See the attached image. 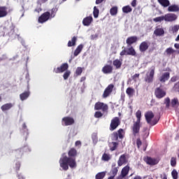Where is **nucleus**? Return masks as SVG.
<instances>
[{"mask_svg": "<svg viewBox=\"0 0 179 179\" xmlns=\"http://www.w3.org/2000/svg\"><path fill=\"white\" fill-rule=\"evenodd\" d=\"M157 2L161 6H163V8H168L170 5V1L169 0H157Z\"/></svg>", "mask_w": 179, "mask_h": 179, "instance_id": "nucleus-31", "label": "nucleus"}, {"mask_svg": "<svg viewBox=\"0 0 179 179\" xmlns=\"http://www.w3.org/2000/svg\"><path fill=\"white\" fill-rule=\"evenodd\" d=\"M20 166H21L20 162H17L15 164V169L16 171H19L20 170Z\"/></svg>", "mask_w": 179, "mask_h": 179, "instance_id": "nucleus-57", "label": "nucleus"}, {"mask_svg": "<svg viewBox=\"0 0 179 179\" xmlns=\"http://www.w3.org/2000/svg\"><path fill=\"white\" fill-rule=\"evenodd\" d=\"M120 55H121V57H124V55H131L132 57H135V55H136V51H135L134 47L130 46L127 50L124 49L122 50Z\"/></svg>", "mask_w": 179, "mask_h": 179, "instance_id": "nucleus-6", "label": "nucleus"}, {"mask_svg": "<svg viewBox=\"0 0 179 179\" xmlns=\"http://www.w3.org/2000/svg\"><path fill=\"white\" fill-rule=\"evenodd\" d=\"M110 150L111 152H114V150H117V148H118V143L117 142H112L109 144Z\"/></svg>", "mask_w": 179, "mask_h": 179, "instance_id": "nucleus-36", "label": "nucleus"}, {"mask_svg": "<svg viewBox=\"0 0 179 179\" xmlns=\"http://www.w3.org/2000/svg\"><path fill=\"white\" fill-rule=\"evenodd\" d=\"M68 68H69L68 63H64L59 67L55 68L53 72H55V73H62L65 72V71H68Z\"/></svg>", "mask_w": 179, "mask_h": 179, "instance_id": "nucleus-9", "label": "nucleus"}, {"mask_svg": "<svg viewBox=\"0 0 179 179\" xmlns=\"http://www.w3.org/2000/svg\"><path fill=\"white\" fill-rule=\"evenodd\" d=\"M82 50H83V45L80 44L74 51V57H78V54H80L82 52Z\"/></svg>", "mask_w": 179, "mask_h": 179, "instance_id": "nucleus-35", "label": "nucleus"}, {"mask_svg": "<svg viewBox=\"0 0 179 179\" xmlns=\"http://www.w3.org/2000/svg\"><path fill=\"white\" fill-rule=\"evenodd\" d=\"M172 178L173 179H178V172L177 170L173 169L171 172Z\"/></svg>", "mask_w": 179, "mask_h": 179, "instance_id": "nucleus-50", "label": "nucleus"}, {"mask_svg": "<svg viewBox=\"0 0 179 179\" xmlns=\"http://www.w3.org/2000/svg\"><path fill=\"white\" fill-rule=\"evenodd\" d=\"M29 96H30V91H26L20 94V99L22 101H24V100H27L29 99Z\"/></svg>", "mask_w": 179, "mask_h": 179, "instance_id": "nucleus-26", "label": "nucleus"}, {"mask_svg": "<svg viewBox=\"0 0 179 179\" xmlns=\"http://www.w3.org/2000/svg\"><path fill=\"white\" fill-rule=\"evenodd\" d=\"M78 41V38H76V36H73L71 38V41H69L68 42V47H73L75 45H76V41Z\"/></svg>", "mask_w": 179, "mask_h": 179, "instance_id": "nucleus-34", "label": "nucleus"}, {"mask_svg": "<svg viewBox=\"0 0 179 179\" xmlns=\"http://www.w3.org/2000/svg\"><path fill=\"white\" fill-rule=\"evenodd\" d=\"M154 34L157 36H164V29L163 28H156Z\"/></svg>", "mask_w": 179, "mask_h": 179, "instance_id": "nucleus-27", "label": "nucleus"}, {"mask_svg": "<svg viewBox=\"0 0 179 179\" xmlns=\"http://www.w3.org/2000/svg\"><path fill=\"white\" fill-rule=\"evenodd\" d=\"M129 173V166L127 165L124 168H122L121 171V176L122 177H127L128 176V173Z\"/></svg>", "mask_w": 179, "mask_h": 179, "instance_id": "nucleus-28", "label": "nucleus"}, {"mask_svg": "<svg viewBox=\"0 0 179 179\" xmlns=\"http://www.w3.org/2000/svg\"><path fill=\"white\" fill-rule=\"evenodd\" d=\"M127 163H128V159H127V155L125 154L120 155L119 159L117 160V166L119 167H121L122 164H127Z\"/></svg>", "mask_w": 179, "mask_h": 179, "instance_id": "nucleus-17", "label": "nucleus"}, {"mask_svg": "<svg viewBox=\"0 0 179 179\" xmlns=\"http://www.w3.org/2000/svg\"><path fill=\"white\" fill-rule=\"evenodd\" d=\"M75 146H82V142L80 141H76Z\"/></svg>", "mask_w": 179, "mask_h": 179, "instance_id": "nucleus-60", "label": "nucleus"}, {"mask_svg": "<svg viewBox=\"0 0 179 179\" xmlns=\"http://www.w3.org/2000/svg\"><path fill=\"white\" fill-rule=\"evenodd\" d=\"M82 72H83V68L78 67L76 70V75H77V76H80L82 75Z\"/></svg>", "mask_w": 179, "mask_h": 179, "instance_id": "nucleus-51", "label": "nucleus"}, {"mask_svg": "<svg viewBox=\"0 0 179 179\" xmlns=\"http://www.w3.org/2000/svg\"><path fill=\"white\" fill-rule=\"evenodd\" d=\"M102 116H103V114L100 111H96L94 113L95 118H101V117H102Z\"/></svg>", "mask_w": 179, "mask_h": 179, "instance_id": "nucleus-55", "label": "nucleus"}, {"mask_svg": "<svg viewBox=\"0 0 179 179\" xmlns=\"http://www.w3.org/2000/svg\"><path fill=\"white\" fill-rule=\"evenodd\" d=\"M161 178L167 179V175L166 174V173H164L162 175H161Z\"/></svg>", "mask_w": 179, "mask_h": 179, "instance_id": "nucleus-62", "label": "nucleus"}, {"mask_svg": "<svg viewBox=\"0 0 179 179\" xmlns=\"http://www.w3.org/2000/svg\"><path fill=\"white\" fill-rule=\"evenodd\" d=\"M141 122H134L133 123V126L131 127V129H132V134L134 135V136H136V135H138V134H139L140 131H141Z\"/></svg>", "mask_w": 179, "mask_h": 179, "instance_id": "nucleus-7", "label": "nucleus"}, {"mask_svg": "<svg viewBox=\"0 0 179 179\" xmlns=\"http://www.w3.org/2000/svg\"><path fill=\"white\" fill-rule=\"evenodd\" d=\"M24 150H26V147H23L17 150H13L12 151L13 156L16 157V159H22L23 153H24Z\"/></svg>", "mask_w": 179, "mask_h": 179, "instance_id": "nucleus-8", "label": "nucleus"}, {"mask_svg": "<svg viewBox=\"0 0 179 179\" xmlns=\"http://www.w3.org/2000/svg\"><path fill=\"white\" fill-rule=\"evenodd\" d=\"M116 132H117V136H118V138H120V139H124V129H120Z\"/></svg>", "mask_w": 179, "mask_h": 179, "instance_id": "nucleus-41", "label": "nucleus"}, {"mask_svg": "<svg viewBox=\"0 0 179 179\" xmlns=\"http://www.w3.org/2000/svg\"><path fill=\"white\" fill-rule=\"evenodd\" d=\"M126 93H127V96H129V97H134V96L135 94V89H134L132 87H128L126 90Z\"/></svg>", "mask_w": 179, "mask_h": 179, "instance_id": "nucleus-32", "label": "nucleus"}, {"mask_svg": "<svg viewBox=\"0 0 179 179\" xmlns=\"http://www.w3.org/2000/svg\"><path fill=\"white\" fill-rule=\"evenodd\" d=\"M118 13V7L113 6L110 9V14L111 16H115Z\"/></svg>", "mask_w": 179, "mask_h": 179, "instance_id": "nucleus-37", "label": "nucleus"}, {"mask_svg": "<svg viewBox=\"0 0 179 179\" xmlns=\"http://www.w3.org/2000/svg\"><path fill=\"white\" fill-rule=\"evenodd\" d=\"M171 107L174 110H177L179 107V100L178 98L175 97L171 101Z\"/></svg>", "mask_w": 179, "mask_h": 179, "instance_id": "nucleus-22", "label": "nucleus"}, {"mask_svg": "<svg viewBox=\"0 0 179 179\" xmlns=\"http://www.w3.org/2000/svg\"><path fill=\"white\" fill-rule=\"evenodd\" d=\"M166 94H167V92L163 86L160 85L159 87L155 88V96L156 99H163L164 97H166Z\"/></svg>", "mask_w": 179, "mask_h": 179, "instance_id": "nucleus-4", "label": "nucleus"}, {"mask_svg": "<svg viewBox=\"0 0 179 179\" xmlns=\"http://www.w3.org/2000/svg\"><path fill=\"white\" fill-rule=\"evenodd\" d=\"M165 22H176L178 16L175 13H167L164 15Z\"/></svg>", "mask_w": 179, "mask_h": 179, "instance_id": "nucleus-16", "label": "nucleus"}, {"mask_svg": "<svg viewBox=\"0 0 179 179\" xmlns=\"http://www.w3.org/2000/svg\"><path fill=\"white\" fill-rule=\"evenodd\" d=\"M149 41H143L139 45V50L141 52H145L149 49Z\"/></svg>", "mask_w": 179, "mask_h": 179, "instance_id": "nucleus-18", "label": "nucleus"}, {"mask_svg": "<svg viewBox=\"0 0 179 179\" xmlns=\"http://www.w3.org/2000/svg\"><path fill=\"white\" fill-rule=\"evenodd\" d=\"M177 80H179V76H173L171 78V82H177Z\"/></svg>", "mask_w": 179, "mask_h": 179, "instance_id": "nucleus-56", "label": "nucleus"}, {"mask_svg": "<svg viewBox=\"0 0 179 179\" xmlns=\"http://www.w3.org/2000/svg\"><path fill=\"white\" fill-rule=\"evenodd\" d=\"M50 12L47 11L43 13L39 17H38V22L39 23H45L48 20H50Z\"/></svg>", "mask_w": 179, "mask_h": 179, "instance_id": "nucleus-13", "label": "nucleus"}, {"mask_svg": "<svg viewBox=\"0 0 179 179\" xmlns=\"http://www.w3.org/2000/svg\"><path fill=\"white\" fill-rule=\"evenodd\" d=\"M145 162L149 166H156L159 163V161L155 158H152L150 157H145L143 158Z\"/></svg>", "mask_w": 179, "mask_h": 179, "instance_id": "nucleus-14", "label": "nucleus"}, {"mask_svg": "<svg viewBox=\"0 0 179 179\" xmlns=\"http://www.w3.org/2000/svg\"><path fill=\"white\" fill-rule=\"evenodd\" d=\"M114 89V85L110 84L107 86V87L105 89L103 94H102L103 99H107L111 93H113V90Z\"/></svg>", "mask_w": 179, "mask_h": 179, "instance_id": "nucleus-12", "label": "nucleus"}, {"mask_svg": "<svg viewBox=\"0 0 179 179\" xmlns=\"http://www.w3.org/2000/svg\"><path fill=\"white\" fill-rule=\"evenodd\" d=\"M155 71L156 67L155 66H151L150 71L146 73L144 80L146 83H153V79H155Z\"/></svg>", "mask_w": 179, "mask_h": 179, "instance_id": "nucleus-3", "label": "nucleus"}, {"mask_svg": "<svg viewBox=\"0 0 179 179\" xmlns=\"http://www.w3.org/2000/svg\"><path fill=\"white\" fill-rule=\"evenodd\" d=\"M13 107V104L8 103H5L4 105L1 106V111H8V110H10Z\"/></svg>", "mask_w": 179, "mask_h": 179, "instance_id": "nucleus-30", "label": "nucleus"}, {"mask_svg": "<svg viewBox=\"0 0 179 179\" xmlns=\"http://www.w3.org/2000/svg\"><path fill=\"white\" fill-rule=\"evenodd\" d=\"M163 20H165L164 15H162L160 17H157L153 19V21L155 22V23H157L158 22H163Z\"/></svg>", "mask_w": 179, "mask_h": 179, "instance_id": "nucleus-46", "label": "nucleus"}, {"mask_svg": "<svg viewBox=\"0 0 179 179\" xmlns=\"http://www.w3.org/2000/svg\"><path fill=\"white\" fill-rule=\"evenodd\" d=\"M99 12L100 11L99 10V8H97V7L94 6V10H93V15L95 19H97V17H99Z\"/></svg>", "mask_w": 179, "mask_h": 179, "instance_id": "nucleus-43", "label": "nucleus"}, {"mask_svg": "<svg viewBox=\"0 0 179 179\" xmlns=\"http://www.w3.org/2000/svg\"><path fill=\"white\" fill-rule=\"evenodd\" d=\"M171 101L169 97H166L164 99V104L166 105V108H170Z\"/></svg>", "mask_w": 179, "mask_h": 179, "instance_id": "nucleus-47", "label": "nucleus"}, {"mask_svg": "<svg viewBox=\"0 0 179 179\" xmlns=\"http://www.w3.org/2000/svg\"><path fill=\"white\" fill-rule=\"evenodd\" d=\"M171 166L176 167L177 166V157H172L171 158Z\"/></svg>", "mask_w": 179, "mask_h": 179, "instance_id": "nucleus-44", "label": "nucleus"}, {"mask_svg": "<svg viewBox=\"0 0 179 179\" xmlns=\"http://www.w3.org/2000/svg\"><path fill=\"white\" fill-rule=\"evenodd\" d=\"M120 125H121V120H120V117H115L110 121L109 130L112 131H115Z\"/></svg>", "mask_w": 179, "mask_h": 179, "instance_id": "nucleus-5", "label": "nucleus"}, {"mask_svg": "<svg viewBox=\"0 0 179 179\" xmlns=\"http://www.w3.org/2000/svg\"><path fill=\"white\" fill-rule=\"evenodd\" d=\"M101 159L103 160V162H108L109 160H111V155L104 152L102 155Z\"/></svg>", "mask_w": 179, "mask_h": 179, "instance_id": "nucleus-38", "label": "nucleus"}, {"mask_svg": "<svg viewBox=\"0 0 179 179\" xmlns=\"http://www.w3.org/2000/svg\"><path fill=\"white\" fill-rule=\"evenodd\" d=\"M92 22H93V17H92V15L86 17L83 20V26H89L90 24H92Z\"/></svg>", "mask_w": 179, "mask_h": 179, "instance_id": "nucleus-23", "label": "nucleus"}, {"mask_svg": "<svg viewBox=\"0 0 179 179\" xmlns=\"http://www.w3.org/2000/svg\"><path fill=\"white\" fill-rule=\"evenodd\" d=\"M62 125L68 127L69 125H73L75 124V120L72 117H64L62 120Z\"/></svg>", "mask_w": 179, "mask_h": 179, "instance_id": "nucleus-10", "label": "nucleus"}, {"mask_svg": "<svg viewBox=\"0 0 179 179\" xmlns=\"http://www.w3.org/2000/svg\"><path fill=\"white\" fill-rule=\"evenodd\" d=\"M4 31H6V33H8V36H13V34L15 33V27H10L8 29L6 27L3 28ZM10 30V31H9Z\"/></svg>", "mask_w": 179, "mask_h": 179, "instance_id": "nucleus-33", "label": "nucleus"}, {"mask_svg": "<svg viewBox=\"0 0 179 179\" xmlns=\"http://www.w3.org/2000/svg\"><path fill=\"white\" fill-rule=\"evenodd\" d=\"M8 16V7L0 6V18L6 17Z\"/></svg>", "mask_w": 179, "mask_h": 179, "instance_id": "nucleus-24", "label": "nucleus"}, {"mask_svg": "<svg viewBox=\"0 0 179 179\" xmlns=\"http://www.w3.org/2000/svg\"><path fill=\"white\" fill-rule=\"evenodd\" d=\"M136 41H138V36H133L128 37L126 40L127 47L131 46L132 44H134V43H136Z\"/></svg>", "mask_w": 179, "mask_h": 179, "instance_id": "nucleus-19", "label": "nucleus"}, {"mask_svg": "<svg viewBox=\"0 0 179 179\" xmlns=\"http://www.w3.org/2000/svg\"><path fill=\"white\" fill-rule=\"evenodd\" d=\"M174 47H175V48H176L177 50H178V49H179V43H175V44H174Z\"/></svg>", "mask_w": 179, "mask_h": 179, "instance_id": "nucleus-63", "label": "nucleus"}, {"mask_svg": "<svg viewBox=\"0 0 179 179\" xmlns=\"http://www.w3.org/2000/svg\"><path fill=\"white\" fill-rule=\"evenodd\" d=\"M136 145L138 148H141V146H142V141H141L140 138H138L136 140Z\"/></svg>", "mask_w": 179, "mask_h": 179, "instance_id": "nucleus-59", "label": "nucleus"}, {"mask_svg": "<svg viewBox=\"0 0 179 179\" xmlns=\"http://www.w3.org/2000/svg\"><path fill=\"white\" fill-rule=\"evenodd\" d=\"M106 177V172H99L95 176V179H103Z\"/></svg>", "mask_w": 179, "mask_h": 179, "instance_id": "nucleus-40", "label": "nucleus"}, {"mask_svg": "<svg viewBox=\"0 0 179 179\" xmlns=\"http://www.w3.org/2000/svg\"><path fill=\"white\" fill-rule=\"evenodd\" d=\"M134 179H142V177H141L140 176H136Z\"/></svg>", "mask_w": 179, "mask_h": 179, "instance_id": "nucleus-64", "label": "nucleus"}, {"mask_svg": "<svg viewBox=\"0 0 179 179\" xmlns=\"http://www.w3.org/2000/svg\"><path fill=\"white\" fill-rule=\"evenodd\" d=\"M118 169H119V167L117 166V164H115V162L113 163L112 166H111L110 171L108 173V176L115 177V176H117V174H118Z\"/></svg>", "mask_w": 179, "mask_h": 179, "instance_id": "nucleus-15", "label": "nucleus"}, {"mask_svg": "<svg viewBox=\"0 0 179 179\" xmlns=\"http://www.w3.org/2000/svg\"><path fill=\"white\" fill-rule=\"evenodd\" d=\"M113 65L115 66V69H120L121 66H122V59H116L113 60Z\"/></svg>", "mask_w": 179, "mask_h": 179, "instance_id": "nucleus-25", "label": "nucleus"}, {"mask_svg": "<svg viewBox=\"0 0 179 179\" xmlns=\"http://www.w3.org/2000/svg\"><path fill=\"white\" fill-rule=\"evenodd\" d=\"M168 12H179V6L178 5L173 4L169 6Z\"/></svg>", "mask_w": 179, "mask_h": 179, "instance_id": "nucleus-29", "label": "nucleus"}, {"mask_svg": "<svg viewBox=\"0 0 179 179\" xmlns=\"http://www.w3.org/2000/svg\"><path fill=\"white\" fill-rule=\"evenodd\" d=\"M165 52L168 55H171V54H174V52H176V50L174 49H173V48H168L166 50Z\"/></svg>", "mask_w": 179, "mask_h": 179, "instance_id": "nucleus-49", "label": "nucleus"}, {"mask_svg": "<svg viewBox=\"0 0 179 179\" xmlns=\"http://www.w3.org/2000/svg\"><path fill=\"white\" fill-rule=\"evenodd\" d=\"M179 30V25H174L173 27H171V31L174 34L177 33Z\"/></svg>", "mask_w": 179, "mask_h": 179, "instance_id": "nucleus-54", "label": "nucleus"}, {"mask_svg": "<svg viewBox=\"0 0 179 179\" xmlns=\"http://www.w3.org/2000/svg\"><path fill=\"white\" fill-rule=\"evenodd\" d=\"M145 118L147 124H149L152 127L156 125L159 122V117H155V113L152 110H148L145 113ZM152 118H154L152 120Z\"/></svg>", "mask_w": 179, "mask_h": 179, "instance_id": "nucleus-2", "label": "nucleus"}, {"mask_svg": "<svg viewBox=\"0 0 179 179\" xmlns=\"http://www.w3.org/2000/svg\"><path fill=\"white\" fill-rule=\"evenodd\" d=\"M139 76H140V74H139V73H136V74H134V75L131 77V78H132L133 80H134V82H136V79L138 78Z\"/></svg>", "mask_w": 179, "mask_h": 179, "instance_id": "nucleus-58", "label": "nucleus"}, {"mask_svg": "<svg viewBox=\"0 0 179 179\" xmlns=\"http://www.w3.org/2000/svg\"><path fill=\"white\" fill-rule=\"evenodd\" d=\"M131 5V6H133V8H136V0H133Z\"/></svg>", "mask_w": 179, "mask_h": 179, "instance_id": "nucleus-61", "label": "nucleus"}, {"mask_svg": "<svg viewBox=\"0 0 179 179\" xmlns=\"http://www.w3.org/2000/svg\"><path fill=\"white\" fill-rule=\"evenodd\" d=\"M111 139L112 141H118V134L117 133V131H114L111 134Z\"/></svg>", "mask_w": 179, "mask_h": 179, "instance_id": "nucleus-53", "label": "nucleus"}, {"mask_svg": "<svg viewBox=\"0 0 179 179\" xmlns=\"http://www.w3.org/2000/svg\"><path fill=\"white\" fill-rule=\"evenodd\" d=\"M103 73L106 75H108L110 73H113V66L110 64H106L101 69Z\"/></svg>", "mask_w": 179, "mask_h": 179, "instance_id": "nucleus-20", "label": "nucleus"}, {"mask_svg": "<svg viewBox=\"0 0 179 179\" xmlns=\"http://www.w3.org/2000/svg\"><path fill=\"white\" fill-rule=\"evenodd\" d=\"M136 117L137 118L136 121L141 122V118L142 117V112L140 110H137V112L136 113Z\"/></svg>", "mask_w": 179, "mask_h": 179, "instance_id": "nucleus-48", "label": "nucleus"}, {"mask_svg": "<svg viewBox=\"0 0 179 179\" xmlns=\"http://www.w3.org/2000/svg\"><path fill=\"white\" fill-rule=\"evenodd\" d=\"M170 79V73L169 72L164 73L159 78V82H162V83H164L165 82H167Z\"/></svg>", "mask_w": 179, "mask_h": 179, "instance_id": "nucleus-21", "label": "nucleus"}, {"mask_svg": "<svg viewBox=\"0 0 179 179\" xmlns=\"http://www.w3.org/2000/svg\"><path fill=\"white\" fill-rule=\"evenodd\" d=\"M173 92H175V93H179V80L175 83L172 88Z\"/></svg>", "mask_w": 179, "mask_h": 179, "instance_id": "nucleus-42", "label": "nucleus"}, {"mask_svg": "<svg viewBox=\"0 0 179 179\" xmlns=\"http://www.w3.org/2000/svg\"><path fill=\"white\" fill-rule=\"evenodd\" d=\"M123 13H129L132 12V8L130 6H125L122 8Z\"/></svg>", "mask_w": 179, "mask_h": 179, "instance_id": "nucleus-39", "label": "nucleus"}, {"mask_svg": "<svg viewBox=\"0 0 179 179\" xmlns=\"http://www.w3.org/2000/svg\"><path fill=\"white\" fill-rule=\"evenodd\" d=\"M94 110H102L106 113L108 110V106L103 102H96L94 105Z\"/></svg>", "mask_w": 179, "mask_h": 179, "instance_id": "nucleus-11", "label": "nucleus"}, {"mask_svg": "<svg viewBox=\"0 0 179 179\" xmlns=\"http://www.w3.org/2000/svg\"><path fill=\"white\" fill-rule=\"evenodd\" d=\"M68 156L65 154L62 155V157L60 158L59 163L60 167L62 168V170L64 171H68L69 167L71 169H76L78 164H76V156H78V150L75 148H71L68 152Z\"/></svg>", "mask_w": 179, "mask_h": 179, "instance_id": "nucleus-1", "label": "nucleus"}, {"mask_svg": "<svg viewBox=\"0 0 179 179\" xmlns=\"http://www.w3.org/2000/svg\"><path fill=\"white\" fill-rule=\"evenodd\" d=\"M57 12H58V8L57 7L52 8L50 13V18L55 17V15H57Z\"/></svg>", "mask_w": 179, "mask_h": 179, "instance_id": "nucleus-45", "label": "nucleus"}, {"mask_svg": "<svg viewBox=\"0 0 179 179\" xmlns=\"http://www.w3.org/2000/svg\"><path fill=\"white\" fill-rule=\"evenodd\" d=\"M69 76H71V71L66 70L63 75V78H64V80H66V79H68V78H69Z\"/></svg>", "mask_w": 179, "mask_h": 179, "instance_id": "nucleus-52", "label": "nucleus"}]
</instances>
